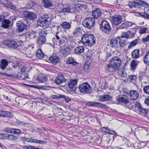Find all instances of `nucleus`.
Listing matches in <instances>:
<instances>
[{
	"mask_svg": "<svg viewBox=\"0 0 149 149\" xmlns=\"http://www.w3.org/2000/svg\"><path fill=\"white\" fill-rule=\"evenodd\" d=\"M122 64L121 59L117 57H114L111 58L109 63L105 66V70L109 72H113L117 70Z\"/></svg>",
	"mask_w": 149,
	"mask_h": 149,
	"instance_id": "f257e3e1",
	"label": "nucleus"
},
{
	"mask_svg": "<svg viewBox=\"0 0 149 149\" xmlns=\"http://www.w3.org/2000/svg\"><path fill=\"white\" fill-rule=\"evenodd\" d=\"M81 41L84 45L91 46L95 44L96 39L92 35L85 34L82 37Z\"/></svg>",
	"mask_w": 149,
	"mask_h": 149,
	"instance_id": "f03ea898",
	"label": "nucleus"
},
{
	"mask_svg": "<svg viewBox=\"0 0 149 149\" xmlns=\"http://www.w3.org/2000/svg\"><path fill=\"white\" fill-rule=\"evenodd\" d=\"M51 21V18L48 15H45L39 18L37 21V24L40 26L46 27L48 26Z\"/></svg>",
	"mask_w": 149,
	"mask_h": 149,
	"instance_id": "7ed1b4c3",
	"label": "nucleus"
},
{
	"mask_svg": "<svg viewBox=\"0 0 149 149\" xmlns=\"http://www.w3.org/2000/svg\"><path fill=\"white\" fill-rule=\"evenodd\" d=\"M117 101L118 102L125 105V107L130 109H134L133 108L132 106L133 105L132 103L129 101L128 98L126 96H123L118 98L117 100Z\"/></svg>",
	"mask_w": 149,
	"mask_h": 149,
	"instance_id": "20e7f679",
	"label": "nucleus"
},
{
	"mask_svg": "<svg viewBox=\"0 0 149 149\" xmlns=\"http://www.w3.org/2000/svg\"><path fill=\"white\" fill-rule=\"evenodd\" d=\"M148 3L143 1H140L138 2L129 1L128 3V6L130 8H132L134 7L135 8L143 9L142 7L144 6L147 5Z\"/></svg>",
	"mask_w": 149,
	"mask_h": 149,
	"instance_id": "39448f33",
	"label": "nucleus"
},
{
	"mask_svg": "<svg viewBox=\"0 0 149 149\" xmlns=\"http://www.w3.org/2000/svg\"><path fill=\"white\" fill-rule=\"evenodd\" d=\"M79 89L81 92L84 93H91L92 92L90 85L87 82L83 83L79 86Z\"/></svg>",
	"mask_w": 149,
	"mask_h": 149,
	"instance_id": "423d86ee",
	"label": "nucleus"
},
{
	"mask_svg": "<svg viewBox=\"0 0 149 149\" xmlns=\"http://www.w3.org/2000/svg\"><path fill=\"white\" fill-rule=\"evenodd\" d=\"M95 22L94 19L92 17L87 18L83 21L82 24L84 27L91 29L93 27Z\"/></svg>",
	"mask_w": 149,
	"mask_h": 149,
	"instance_id": "0eeeda50",
	"label": "nucleus"
},
{
	"mask_svg": "<svg viewBox=\"0 0 149 149\" xmlns=\"http://www.w3.org/2000/svg\"><path fill=\"white\" fill-rule=\"evenodd\" d=\"M134 105L132 106L133 108H134V109H131L133 111H135L136 108H137L138 111L139 112V113L140 114H143L146 116L147 114H148L149 112L148 110L142 108L140 104L138 102H136L134 104Z\"/></svg>",
	"mask_w": 149,
	"mask_h": 149,
	"instance_id": "6e6552de",
	"label": "nucleus"
},
{
	"mask_svg": "<svg viewBox=\"0 0 149 149\" xmlns=\"http://www.w3.org/2000/svg\"><path fill=\"white\" fill-rule=\"evenodd\" d=\"M55 37L60 45L63 44L68 39L67 36L61 32H57Z\"/></svg>",
	"mask_w": 149,
	"mask_h": 149,
	"instance_id": "1a4fd4ad",
	"label": "nucleus"
},
{
	"mask_svg": "<svg viewBox=\"0 0 149 149\" xmlns=\"http://www.w3.org/2000/svg\"><path fill=\"white\" fill-rule=\"evenodd\" d=\"M3 44L10 48L16 49L19 46L15 41L13 40H5L3 42Z\"/></svg>",
	"mask_w": 149,
	"mask_h": 149,
	"instance_id": "9d476101",
	"label": "nucleus"
},
{
	"mask_svg": "<svg viewBox=\"0 0 149 149\" xmlns=\"http://www.w3.org/2000/svg\"><path fill=\"white\" fill-rule=\"evenodd\" d=\"M100 29L106 33H108L111 31V28L108 23L104 20L101 22Z\"/></svg>",
	"mask_w": 149,
	"mask_h": 149,
	"instance_id": "9b49d317",
	"label": "nucleus"
},
{
	"mask_svg": "<svg viewBox=\"0 0 149 149\" xmlns=\"http://www.w3.org/2000/svg\"><path fill=\"white\" fill-rule=\"evenodd\" d=\"M110 19L113 24L115 25H118L121 23L122 18L119 15H115L110 17Z\"/></svg>",
	"mask_w": 149,
	"mask_h": 149,
	"instance_id": "f8f14e48",
	"label": "nucleus"
},
{
	"mask_svg": "<svg viewBox=\"0 0 149 149\" xmlns=\"http://www.w3.org/2000/svg\"><path fill=\"white\" fill-rule=\"evenodd\" d=\"M5 17L2 15H0V22H2V20L3 21L2 22V26L5 28H7L9 26V24L10 21L8 19H4Z\"/></svg>",
	"mask_w": 149,
	"mask_h": 149,
	"instance_id": "ddd939ff",
	"label": "nucleus"
},
{
	"mask_svg": "<svg viewBox=\"0 0 149 149\" xmlns=\"http://www.w3.org/2000/svg\"><path fill=\"white\" fill-rule=\"evenodd\" d=\"M78 83L77 79H71L68 83V86L72 91H74L76 90L75 86Z\"/></svg>",
	"mask_w": 149,
	"mask_h": 149,
	"instance_id": "4468645a",
	"label": "nucleus"
},
{
	"mask_svg": "<svg viewBox=\"0 0 149 149\" xmlns=\"http://www.w3.org/2000/svg\"><path fill=\"white\" fill-rule=\"evenodd\" d=\"M86 105L90 107H103L104 105L100 102L88 101L86 104Z\"/></svg>",
	"mask_w": 149,
	"mask_h": 149,
	"instance_id": "2eb2a0df",
	"label": "nucleus"
},
{
	"mask_svg": "<svg viewBox=\"0 0 149 149\" xmlns=\"http://www.w3.org/2000/svg\"><path fill=\"white\" fill-rule=\"evenodd\" d=\"M67 79L65 78L62 75H60L57 76L55 80V82L58 85L65 82Z\"/></svg>",
	"mask_w": 149,
	"mask_h": 149,
	"instance_id": "dca6fc26",
	"label": "nucleus"
},
{
	"mask_svg": "<svg viewBox=\"0 0 149 149\" xmlns=\"http://www.w3.org/2000/svg\"><path fill=\"white\" fill-rule=\"evenodd\" d=\"M17 26L19 32L22 31L26 29V26L21 21H18L17 23Z\"/></svg>",
	"mask_w": 149,
	"mask_h": 149,
	"instance_id": "f3484780",
	"label": "nucleus"
},
{
	"mask_svg": "<svg viewBox=\"0 0 149 149\" xmlns=\"http://www.w3.org/2000/svg\"><path fill=\"white\" fill-rule=\"evenodd\" d=\"M25 17L31 20H33L36 17V15L33 13L29 11H25L24 12Z\"/></svg>",
	"mask_w": 149,
	"mask_h": 149,
	"instance_id": "a211bd4d",
	"label": "nucleus"
},
{
	"mask_svg": "<svg viewBox=\"0 0 149 149\" xmlns=\"http://www.w3.org/2000/svg\"><path fill=\"white\" fill-rule=\"evenodd\" d=\"M72 22L65 21L63 22L61 24V27L65 29L69 30L71 27Z\"/></svg>",
	"mask_w": 149,
	"mask_h": 149,
	"instance_id": "6ab92c4d",
	"label": "nucleus"
},
{
	"mask_svg": "<svg viewBox=\"0 0 149 149\" xmlns=\"http://www.w3.org/2000/svg\"><path fill=\"white\" fill-rule=\"evenodd\" d=\"M49 59L50 61L54 64L58 63L60 60L58 56L56 55L51 56L49 58Z\"/></svg>",
	"mask_w": 149,
	"mask_h": 149,
	"instance_id": "aec40b11",
	"label": "nucleus"
},
{
	"mask_svg": "<svg viewBox=\"0 0 149 149\" xmlns=\"http://www.w3.org/2000/svg\"><path fill=\"white\" fill-rule=\"evenodd\" d=\"M61 12L66 13H74V8L72 6H68L63 8L61 10Z\"/></svg>",
	"mask_w": 149,
	"mask_h": 149,
	"instance_id": "412c9836",
	"label": "nucleus"
},
{
	"mask_svg": "<svg viewBox=\"0 0 149 149\" xmlns=\"http://www.w3.org/2000/svg\"><path fill=\"white\" fill-rule=\"evenodd\" d=\"M133 23L129 22H126L122 24L119 27V29L126 28L127 27L131 26Z\"/></svg>",
	"mask_w": 149,
	"mask_h": 149,
	"instance_id": "4be33fe9",
	"label": "nucleus"
},
{
	"mask_svg": "<svg viewBox=\"0 0 149 149\" xmlns=\"http://www.w3.org/2000/svg\"><path fill=\"white\" fill-rule=\"evenodd\" d=\"M111 97L108 95L99 96L100 101L102 102L109 101Z\"/></svg>",
	"mask_w": 149,
	"mask_h": 149,
	"instance_id": "5701e85b",
	"label": "nucleus"
},
{
	"mask_svg": "<svg viewBox=\"0 0 149 149\" xmlns=\"http://www.w3.org/2000/svg\"><path fill=\"white\" fill-rule=\"evenodd\" d=\"M101 131L103 133H108L111 134H113L114 131L110 130L107 127H103L101 128Z\"/></svg>",
	"mask_w": 149,
	"mask_h": 149,
	"instance_id": "b1692460",
	"label": "nucleus"
},
{
	"mask_svg": "<svg viewBox=\"0 0 149 149\" xmlns=\"http://www.w3.org/2000/svg\"><path fill=\"white\" fill-rule=\"evenodd\" d=\"M11 113L3 110L0 111V117L8 118L10 116Z\"/></svg>",
	"mask_w": 149,
	"mask_h": 149,
	"instance_id": "393cba45",
	"label": "nucleus"
},
{
	"mask_svg": "<svg viewBox=\"0 0 149 149\" xmlns=\"http://www.w3.org/2000/svg\"><path fill=\"white\" fill-rule=\"evenodd\" d=\"M17 136L13 134H8L7 140L10 141H15L17 140Z\"/></svg>",
	"mask_w": 149,
	"mask_h": 149,
	"instance_id": "a878e982",
	"label": "nucleus"
},
{
	"mask_svg": "<svg viewBox=\"0 0 149 149\" xmlns=\"http://www.w3.org/2000/svg\"><path fill=\"white\" fill-rule=\"evenodd\" d=\"M92 15L94 18L97 19L101 15V13L99 9H96L93 12Z\"/></svg>",
	"mask_w": 149,
	"mask_h": 149,
	"instance_id": "bb28decb",
	"label": "nucleus"
},
{
	"mask_svg": "<svg viewBox=\"0 0 149 149\" xmlns=\"http://www.w3.org/2000/svg\"><path fill=\"white\" fill-rule=\"evenodd\" d=\"M8 62L5 59H3L1 60L0 65V68L3 70H4L8 65Z\"/></svg>",
	"mask_w": 149,
	"mask_h": 149,
	"instance_id": "cd10ccee",
	"label": "nucleus"
},
{
	"mask_svg": "<svg viewBox=\"0 0 149 149\" xmlns=\"http://www.w3.org/2000/svg\"><path fill=\"white\" fill-rule=\"evenodd\" d=\"M139 50L136 49L134 50L132 53V56L134 58H138L140 56Z\"/></svg>",
	"mask_w": 149,
	"mask_h": 149,
	"instance_id": "c85d7f7f",
	"label": "nucleus"
},
{
	"mask_svg": "<svg viewBox=\"0 0 149 149\" xmlns=\"http://www.w3.org/2000/svg\"><path fill=\"white\" fill-rule=\"evenodd\" d=\"M144 63L147 65H149V51H147L144 57Z\"/></svg>",
	"mask_w": 149,
	"mask_h": 149,
	"instance_id": "c756f323",
	"label": "nucleus"
},
{
	"mask_svg": "<svg viewBox=\"0 0 149 149\" xmlns=\"http://www.w3.org/2000/svg\"><path fill=\"white\" fill-rule=\"evenodd\" d=\"M118 42V38H112L110 41V45L112 47H116Z\"/></svg>",
	"mask_w": 149,
	"mask_h": 149,
	"instance_id": "7c9ffc66",
	"label": "nucleus"
},
{
	"mask_svg": "<svg viewBox=\"0 0 149 149\" xmlns=\"http://www.w3.org/2000/svg\"><path fill=\"white\" fill-rule=\"evenodd\" d=\"M42 2L45 8H48L52 6V3L49 0H42Z\"/></svg>",
	"mask_w": 149,
	"mask_h": 149,
	"instance_id": "2f4dec72",
	"label": "nucleus"
},
{
	"mask_svg": "<svg viewBox=\"0 0 149 149\" xmlns=\"http://www.w3.org/2000/svg\"><path fill=\"white\" fill-rule=\"evenodd\" d=\"M84 51V48L82 46H78L76 47L74 49V52L77 54H80L83 53Z\"/></svg>",
	"mask_w": 149,
	"mask_h": 149,
	"instance_id": "473e14b6",
	"label": "nucleus"
},
{
	"mask_svg": "<svg viewBox=\"0 0 149 149\" xmlns=\"http://www.w3.org/2000/svg\"><path fill=\"white\" fill-rule=\"evenodd\" d=\"M66 63L68 64H72L75 65L77 64V63L75 61L73 58L69 57L66 60Z\"/></svg>",
	"mask_w": 149,
	"mask_h": 149,
	"instance_id": "72a5a7b5",
	"label": "nucleus"
},
{
	"mask_svg": "<svg viewBox=\"0 0 149 149\" xmlns=\"http://www.w3.org/2000/svg\"><path fill=\"white\" fill-rule=\"evenodd\" d=\"M46 38L45 37L39 36L38 38L37 43L40 45H42L46 42Z\"/></svg>",
	"mask_w": 149,
	"mask_h": 149,
	"instance_id": "f704fd0d",
	"label": "nucleus"
},
{
	"mask_svg": "<svg viewBox=\"0 0 149 149\" xmlns=\"http://www.w3.org/2000/svg\"><path fill=\"white\" fill-rule=\"evenodd\" d=\"M118 74L123 78H124L127 77V74L124 70H119L118 72Z\"/></svg>",
	"mask_w": 149,
	"mask_h": 149,
	"instance_id": "c9c22d12",
	"label": "nucleus"
},
{
	"mask_svg": "<svg viewBox=\"0 0 149 149\" xmlns=\"http://www.w3.org/2000/svg\"><path fill=\"white\" fill-rule=\"evenodd\" d=\"M44 54L41 49L38 50L36 54V56L39 59H41L44 57Z\"/></svg>",
	"mask_w": 149,
	"mask_h": 149,
	"instance_id": "e433bc0d",
	"label": "nucleus"
},
{
	"mask_svg": "<svg viewBox=\"0 0 149 149\" xmlns=\"http://www.w3.org/2000/svg\"><path fill=\"white\" fill-rule=\"evenodd\" d=\"M137 65V63L135 60H133L131 62L130 64L131 69L134 70L135 69Z\"/></svg>",
	"mask_w": 149,
	"mask_h": 149,
	"instance_id": "4c0bfd02",
	"label": "nucleus"
},
{
	"mask_svg": "<svg viewBox=\"0 0 149 149\" xmlns=\"http://www.w3.org/2000/svg\"><path fill=\"white\" fill-rule=\"evenodd\" d=\"M36 33L33 32L31 33H27V35L29 38L33 39L35 38L36 36Z\"/></svg>",
	"mask_w": 149,
	"mask_h": 149,
	"instance_id": "58836bf2",
	"label": "nucleus"
},
{
	"mask_svg": "<svg viewBox=\"0 0 149 149\" xmlns=\"http://www.w3.org/2000/svg\"><path fill=\"white\" fill-rule=\"evenodd\" d=\"M47 80V78L45 76H43L41 77H38L37 78V80L39 82L44 83L46 82Z\"/></svg>",
	"mask_w": 149,
	"mask_h": 149,
	"instance_id": "ea45409f",
	"label": "nucleus"
},
{
	"mask_svg": "<svg viewBox=\"0 0 149 149\" xmlns=\"http://www.w3.org/2000/svg\"><path fill=\"white\" fill-rule=\"evenodd\" d=\"M129 94L130 98L132 100H136L139 96V94Z\"/></svg>",
	"mask_w": 149,
	"mask_h": 149,
	"instance_id": "a19ab883",
	"label": "nucleus"
},
{
	"mask_svg": "<svg viewBox=\"0 0 149 149\" xmlns=\"http://www.w3.org/2000/svg\"><path fill=\"white\" fill-rule=\"evenodd\" d=\"M46 31L45 30H42L40 31L39 33V36L43 37L46 38L47 33Z\"/></svg>",
	"mask_w": 149,
	"mask_h": 149,
	"instance_id": "79ce46f5",
	"label": "nucleus"
},
{
	"mask_svg": "<svg viewBox=\"0 0 149 149\" xmlns=\"http://www.w3.org/2000/svg\"><path fill=\"white\" fill-rule=\"evenodd\" d=\"M86 7V6L84 4H77L75 6V8H79V9L78 10L79 11L80 10H82L83 8H85Z\"/></svg>",
	"mask_w": 149,
	"mask_h": 149,
	"instance_id": "37998d69",
	"label": "nucleus"
},
{
	"mask_svg": "<svg viewBox=\"0 0 149 149\" xmlns=\"http://www.w3.org/2000/svg\"><path fill=\"white\" fill-rule=\"evenodd\" d=\"M119 43L120 47H125L127 43L125 40H120Z\"/></svg>",
	"mask_w": 149,
	"mask_h": 149,
	"instance_id": "c03bdc74",
	"label": "nucleus"
},
{
	"mask_svg": "<svg viewBox=\"0 0 149 149\" xmlns=\"http://www.w3.org/2000/svg\"><path fill=\"white\" fill-rule=\"evenodd\" d=\"M13 128L8 127L4 128L3 130L4 132L12 133Z\"/></svg>",
	"mask_w": 149,
	"mask_h": 149,
	"instance_id": "a18cd8bd",
	"label": "nucleus"
},
{
	"mask_svg": "<svg viewBox=\"0 0 149 149\" xmlns=\"http://www.w3.org/2000/svg\"><path fill=\"white\" fill-rule=\"evenodd\" d=\"M32 143H38L40 144H43L45 143V141H40L36 139H33Z\"/></svg>",
	"mask_w": 149,
	"mask_h": 149,
	"instance_id": "49530a36",
	"label": "nucleus"
},
{
	"mask_svg": "<svg viewBox=\"0 0 149 149\" xmlns=\"http://www.w3.org/2000/svg\"><path fill=\"white\" fill-rule=\"evenodd\" d=\"M13 131L12 134H19L21 133V131L20 129H16V128H13Z\"/></svg>",
	"mask_w": 149,
	"mask_h": 149,
	"instance_id": "de8ad7c7",
	"label": "nucleus"
},
{
	"mask_svg": "<svg viewBox=\"0 0 149 149\" xmlns=\"http://www.w3.org/2000/svg\"><path fill=\"white\" fill-rule=\"evenodd\" d=\"M129 32H125L122 33V34L121 36V37L122 38H129Z\"/></svg>",
	"mask_w": 149,
	"mask_h": 149,
	"instance_id": "09e8293b",
	"label": "nucleus"
},
{
	"mask_svg": "<svg viewBox=\"0 0 149 149\" xmlns=\"http://www.w3.org/2000/svg\"><path fill=\"white\" fill-rule=\"evenodd\" d=\"M7 135L6 133L0 134V139L7 140Z\"/></svg>",
	"mask_w": 149,
	"mask_h": 149,
	"instance_id": "8fccbe9b",
	"label": "nucleus"
},
{
	"mask_svg": "<svg viewBox=\"0 0 149 149\" xmlns=\"http://www.w3.org/2000/svg\"><path fill=\"white\" fill-rule=\"evenodd\" d=\"M137 43V41L135 40L132 41L130 43L128 46V48L129 49L131 48L132 47L136 45Z\"/></svg>",
	"mask_w": 149,
	"mask_h": 149,
	"instance_id": "3c124183",
	"label": "nucleus"
},
{
	"mask_svg": "<svg viewBox=\"0 0 149 149\" xmlns=\"http://www.w3.org/2000/svg\"><path fill=\"white\" fill-rule=\"evenodd\" d=\"M147 30V28L145 27L141 28L139 31V33L141 34L146 33Z\"/></svg>",
	"mask_w": 149,
	"mask_h": 149,
	"instance_id": "603ef678",
	"label": "nucleus"
},
{
	"mask_svg": "<svg viewBox=\"0 0 149 149\" xmlns=\"http://www.w3.org/2000/svg\"><path fill=\"white\" fill-rule=\"evenodd\" d=\"M61 98H63L64 100L65 101L66 103H68L70 101H71V100L68 97H66L65 96L63 95H62Z\"/></svg>",
	"mask_w": 149,
	"mask_h": 149,
	"instance_id": "864d4df0",
	"label": "nucleus"
},
{
	"mask_svg": "<svg viewBox=\"0 0 149 149\" xmlns=\"http://www.w3.org/2000/svg\"><path fill=\"white\" fill-rule=\"evenodd\" d=\"M19 65V62L18 61H14L13 63L12 66L14 68L18 67Z\"/></svg>",
	"mask_w": 149,
	"mask_h": 149,
	"instance_id": "5fc2aeb1",
	"label": "nucleus"
},
{
	"mask_svg": "<svg viewBox=\"0 0 149 149\" xmlns=\"http://www.w3.org/2000/svg\"><path fill=\"white\" fill-rule=\"evenodd\" d=\"M62 95H59L57 96L56 95H52L51 96L52 98L53 99H57L61 98Z\"/></svg>",
	"mask_w": 149,
	"mask_h": 149,
	"instance_id": "6e6d98bb",
	"label": "nucleus"
},
{
	"mask_svg": "<svg viewBox=\"0 0 149 149\" xmlns=\"http://www.w3.org/2000/svg\"><path fill=\"white\" fill-rule=\"evenodd\" d=\"M143 90L146 93H149V86H144L143 88Z\"/></svg>",
	"mask_w": 149,
	"mask_h": 149,
	"instance_id": "4d7b16f0",
	"label": "nucleus"
},
{
	"mask_svg": "<svg viewBox=\"0 0 149 149\" xmlns=\"http://www.w3.org/2000/svg\"><path fill=\"white\" fill-rule=\"evenodd\" d=\"M27 71V68L25 66L23 67L21 70V72L22 74L26 72Z\"/></svg>",
	"mask_w": 149,
	"mask_h": 149,
	"instance_id": "13d9d810",
	"label": "nucleus"
},
{
	"mask_svg": "<svg viewBox=\"0 0 149 149\" xmlns=\"http://www.w3.org/2000/svg\"><path fill=\"white\" fill-rule=\"evenodd\" d=\"M43 109H40L38 111V115L39 116H45L44 113V112L43 111Z\"/></svg>",
	"mask_w": 149,
	"mask_h": 149,
	"instance_id": "bf43d9fd",
	"label": "nucleus"
},
{
	"mask_svg": "<svg viewBox=\"0 0 149 149\" xmlns=\"http://www.w3.org/2000/svg\"><path fill=\"white\" fill-rule=\"evenodd\" d=\"M89 67V65L87 63H85L84 65L83 69L85 70H87Z\"/></svg>",
	"mask_w": 149,
	"mask_h": 149,
	"instance_id": "052dcab7",
	"label": "nucleus"
},
{
	"mask_svg": "<svg viewBox=\"0 0 149 149\" xmlns=\"http://www.w3.org/2000/svg\"><path fill=\"white\" fill-rule=\"evenodd\" d=\"M130 79L131 80H135L136 78V76L134 75H132L130 76H129Z\"/></svg>",
	"mask_w": 149,
	"mask_h": 149,
	"instance_id": "680f3d73",
	"label": "nucleus"
},
{
	"mask_svg": "<svg viewBox=\"0 0 149 149\" xmlns=\"http://www.w3.org/2000/svg\"><path fill=\"white\" fill-rule=\"evenodd\" d=\"M28 149H39V148L32 146H28Z\"/></svg>",
	"mask_w": 149,
	"mask_h": 149,
	"instance_id": "e2e57ef3",
	"label": "nucleus"
},
{
	"mask_svg": "<svg viewBox=\"0 0 149 149\" xmlns=\"http://www.w3.org/2000/svg\"><path fill=\"white\" fill-rule=\"evenodd\" d=\"M143 41L144 42H148L149 41V34L146 37L143 39Z\"/></svg>",
	"mask_w": 149,
	"mask_h": 149,
	"instance_id": "0e129e2a",
	"label": "nucleus"
},
{
	"mask_svg": "<svg viewBox=\"0 0 149 149\" xmlns=\"http://www.w3.org/2000/svg\"><path fill=\"white\" fill-rule=\"evenodd\" d=\"M22 94V95L23 96H22V97H24L25 98L29 100L31 99V97L30 96L28 95H24V94Z\"/></svg>",
	"mask_w": 149,
	"mask_h": 149,
	"instance_id": "69168bd1",
	"label": "nucleus"
},
{
	"mask_svg": "<svg viewBox=\"0 0 149 149\" xmlns=\"http://www.w3.org/2000/svg\"><path fill=\"white\" fill-rule=\"evenodd\" d=\"M145 103L148 106H149V96L146 99L145 101Z\"/></svg>",
	"mask_w": 149,
	"mask_h": 149,
	"instance_id": "338daca9",
	"label": "nucleus"
},
{
	"mask_svg": "<svg viewBox=\"0 0 149 149\" xmlns=\"http://www.w3.org/2000/svg\"><path fill=\"white\" fill-rule=\"evenodd\" d=\"M2 96L3 97V99L5 100H7L8 101H10L11 100L10 98L8 96H6L4 95H3Z\"/></svg>",
	"mask_w": 149,
	"mask_h": 149,
	"instance_id": "774afa93",
	"label": "nucleus"
}]
</instances>
